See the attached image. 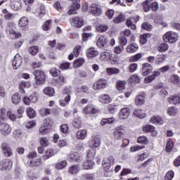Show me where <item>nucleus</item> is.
Listing matches in <instances>:
<instances>
[{"label":"nucleus","instance_id":"f257e3e1","mask_svg":"<svg viewBox=\"0 0 180 180\" xmlns=\"http://www.w3.org/2000/svg\"><path fill=\"white\" fill-rule=\"evenodd\" d=\"M163 40L170 44H174V43H176L178 41V34L172 31H169L163 35Z\"/></svg>","mask_w":180,"mask_h":180},{"label":"nucleus","instance_id":"f03ea898","mask_svg":"<svg viewBox=\"0 0 180 180\" xmlns=\"http://www.w3.org/2000/svg\"><path fill=\"white\" fill-rule=\"evenodd\" d=\"M34 75L35 77V84L37 85H43V84L46 82V75L42 70H36Z\"/></svg>","mask_w":180,"mask_h":180},{"label":"nucleus","instance_id":"7ed1b4c3","mask_svg":"<svg viewBox=\"0 0 180 180\" xmlns=\"http://www.w3.org/2000/svg\"><path fill=\"white\" fill-rule=\"evenodd\" d=\"M11 131H12V128L11 127V125L5 122H2V120H0L1 134L4 136H9Z\"/></svg>","mask_w":180,"mask_h":180},{"label":"nucleus","instance_id":"20e7f679","mask_svg":"<svg viewBox=\"0 0 180 180\" xmlns=\"http://www.w3.org/2000/svg\"><path fill=\"white\" fill-rule=\"evenodd\" d=\"M12 165H13V162L11 159H4L0 162V169L1 171H11Z\"/></svg>","mask_w":180,"mask_h":180},{"label":"nucleus","instance_id":"39448f33","mask_svg":"<svg viewBox=\"0 0 180 180\" xmlns=\"http://www.w3.org/2000/svg\"><path fill=\"white\" fill-rule=\"evenodd\" d=\"M108 86V80L106 79H100L96 82L93 85L94 91H98V89H105Z\"/></svg>","mask_w":180,"mask_h":180},{"label":"nucleus","instance_id":"423d86ee","mask_svg":"<svg viewBox=\"0 0 180 180\" xmlns=\"http://www.w3.org/2000/svg\"><path fill=\"white\" fill-rule=\"evenodd\" d=\"M139 20H140V16L129 17L127 20L126 25L128 26V27H131L132 30H136V29H137L136 23H137Z\"/></svg>","mask_w":180,"mask_h":180},{"label":"nucleus","instance_id":"0eeeda50","mask_svg":"<svg viewBox=\"0 0 180 180\" xmlns=\"http://www.w3.org/2000/svg\"><path fill=\"white\" fill-rule=\"evenodd\" d=\"M70 25L73 26V27H82L84 20L81 17H73L70 19Z\"/></svg>","mask_w":180,"mask_h":180},{"label":"nucleus","instance_id":"6e6552de","mask_svg":"<svg viewBox=\"0 0 180 180\" xmlns=\"http://www.w3.org/2000/svg\"><path fill=\"white\" fill-rule=\"evenodd\" d=\"M89 145L91 148H98V147L101 146V138L99 135L93 136L91 141L89 142Z\"/></svg>","mask_w":180,"mask_h":180},{"label":"nucleus","instance_id":"1a4fd4ad","mask_svg":"<svg viewBox=\"0 0 180 180\" xmlns=\"http://www.w3.org/2000/svg\"><path fill=\"white\" fill-rule=\"evenodd\" d=\"M1 148L5 157H11V155L13 154V151H12L11 146H9V144L7 143H3Z\"/></svg>","mask_w":180,"mask_h":180},{"label":"nucleus","instance_id":"9d476101","mask_svg":"<svg viewBox=\"0 0 180 180\" xmlns=\"http://www.w3.org/2000/svg\"><path fill=\"white\" fill-rule=\"evenodd\" d=\"M142 130L145 133H151L153 137H156V136L158 134L155 130V127L150 124H146V126H143Z\"/></svg>","mask_w":180,"mask_h":180},{"label":"nucleus","instance_id":"9b49d317","mask_svg":"<svg viewBox=\"0 0 180 180\" xmlns=\"http://www.w3.org/2000/svg\"><path fill=\"white\" fill-rule=\"evenodd\" d=\"M114 137L116 140H122L124 137V130L123 127H118L114 131Z\"/></svg>","mask_w":180,"mask_h":180},{"label":"nucleus","instance_id":"f8f14e48","mask_svg":"<svg viewBox=\"0 0 180 180\" xmlns=\"http://www.w3.org/2000/svg\"><path fill=\"white\" fill-rule=\"evenodd\" d=\"M151 72H153V66L149 63H143L142 65V75L147 77Z\"/></svg>","mask_w":180,"mask_h":180},{"label":"nucleus","instance_id":"ddd939ff","mask_svg":"<svg viewBox=\"0 0 180 180\" xmlns=\"http://www.w3.org/2000/svg\"><path fill=\"white\" fill-rule=\"evenodd\" d=\"M146 102V93L141 92L135 98V103L137 106L144 105Z\"/></svg>","mask_w":180,"mask_h":180},{"label":"nucleus","instance_id":"4468645a","mask_svg":"<svg viewBox=\"0 0 180 180\" xmlns=\"http://www.w3.org/2000/svg\"><path fill=\"white\" fill-rule=\"evenodd\" d=\"M86 56L88 58H95L99 56V52L95 48L91 47L86 51Z\"/></svg>","mask_w":180,"mask_h":180},{"label":"nucleus","instance_id":"2eb2a0df","mask_svg":"<svg viewBox=\"0 0 180 180\" xmlns=\"http://www.w3.org/2000/svg\"><path fill=\"white\" fill-rule=\"evenodd\" d=\"M90 12L94 16H99L102 15V9L95 4H91L90 8Z\"/></svg>","mask_w":180,"mask_h":180},{"label":"nucleus","instance_id":"dca6fc26","mask_svg":"<svg viewBox=\"0 0 180 180\" xmlns=\"http://www.w3.org/2000/svg\"><path fill=\"white\" fill-rule=\"evenodd\" d=\"M20 65H22V57H20V54H17L15 56L13 60V68L14 70H18Z\"/></svg>","mask_w":180,"mask_h":180},{"label":"nucleus","instance_id":"f3484780","mask_svg":"<svg viewBox=\"0 0 180 180\" xmlns=\"http://www.w3.org/2000/svg\"><path fill=\"white\" fill-rule=\"evenodd\" d=\"M27 25H29V20L27 18L22 17L20 19L18 22V26L20 30H26L27 29Z\"/></svg>","mask_w":180,"mask_h":180},{"label":"nucleus","instance_id":"a211bd4d","mask_svg":"<svg viewBox=\"0 0 180 180\" xmlns=\"http://www.w3.org/2000/svg\"><path fill=\"white\" fill-rule=\"evenodd\" d=\"M130 115V108H123L121 109L120 113H119V117L120 119H127L129 116Z\"/></svg>","mask_w":180,"mask_h":180},{"label":"nucleus","instance_id":"6ab92c4d","mask_svg":"<svg viewBox=\"0 0 180 180\" xmlns=\"http://www.w3.org/2000/svg\"><path fill=\"white\" fill-rule=\"evenodd\" d=\"M81 8V5L78 3L73 4L69 6V10L68 11V15H75L77 13V11Z\"/></svg>","mask_w":180,"mask_h":180},{"label":"nucleus","instance_id":"aec40b11","mask_svg":"<svg viewBox=\"0 0 180 180\" xmlns=\"http://www.w3.org/2000/svg\"><path fill=\"white\" fill-rule=\"evenodd\" d=\"M106 43H108V36L102 35L99 37L97 40L96 44L98 47H105L106 46Z\"/></svg>","mask_w":180,"mask_h":180},{"label":"nucleus","instance_id":"412c9836","mask_svg":"<svg viewBox=\"0 0 180 180\" xmlns=\"http://www.w3.org/2000/svg\"><path fill=\"white\" fill-rule=\"evenodd\" d=\"M67 160L70 162H72V161H75L76 162H78L79 160H81V156H79V154L78 153H73L69 154L67 156Z\"/></svg>","mask_w":180,"mask_h":180},{"label":"nucleus","instance_id":"4be33fe9","mask_svg":"<svg viewBox=\"0 0 180 180\" xmlns=\"http://www.w3.org/2000/svg\"><path fill=\"white\" fill-rule=\"evenodd\" d=\"M150 123H153V124H164L162 117L158 115H154L150 117Z\"/></svg>","mask_w":180,"mask_h":180},{"label":"nucleus","instance_id":"5701e85b","mask_svg":"<svg viewBox=\"0 0 180 180\" xmlns=\"http://www.w3.org/2000/svg\"><path fill=\"white\" fill-rule=\"evenodd\" d=\"M32 85L30 84V82H26L25 81H21L19 82V89L20 94H25V88H30Z\"/></svg>","mask_w":180,"mask_h":180},{"label":"nucleus","instance_id":"b1692460","mask_svg":"<svg viewBox=\"0 0 180 180\" xmlns=\"http://www.w3.org/2000/svg\"><path fill=\"white\" fill-rule=\"evenodd\" d=\"M168 102L172 103V105H179L180 103V96L179 95H174L171 96L169 98H167Z\"/></svg>","mask_w":180,"mask_h":180},{"label":"nucleus","instance_id":"393cba45","mask_svg":"<svg viewBox=\"0 0 180 180\" xmlns=\"http://www.w3.org/2000/svg\"><path fill=\"white\" fill-rule=\"evenodd\" d=\"M87 131L86 129H80L77 131L76 137L78 140H84L86 139Z\"/></svg>","mask_w":180,"mask_h":180},{"label":"nucleus","instance_id":"a878e982","mask_svg":"<svg viewBox=\"0 0 180 180\" xmlns=\"http://www.w3.org/2000/svg\"><path fill=\"white\" fill-rule=\"evenodd\" d=\"M166 60H167V55L165 54L158 55L157 57L155 58V64L156 65H160V64H162L163 63H165Z\"/></svg>","mask_w":180,"mask_h":180},{"label":"nucleus","instance_id":"bb28decb","mask_svg":"<svg viewBox=\"0 0 180 180\" xmlns=\"http://www.w3.org/2000/svg\"><path fill=\"white\" fill-rule=\"evenodd\" d=\"M95 167V162L91 159H86V161L83 163L84 169H92Z\"/></svg>","mask_w":180,"mask_h":180},{"label":"nucleus","instance_id":"cd10ccee","mask_svg":"<svg viewBox=\"0 0 180 180\" xmlns=\"http://www.w3.org/2000/svg\"><path fill=\"white\" fill-rule=\"evenodd\" d=\"M112 55L110 52H102L100 55L101 61H109L112 60Z\"/></svg>","mask_w":180,"mask_h":180},{"label":"nucleus","instance_id":"c85d7f7f","mask_svg":"<svg viewBox=\"0 0 180 180\" xmlns=\"http://www.w3.org/2000/svg\"><path fill=\"white\" fill-rule=\"evenodd\" d=\"M133 115L136 116V117H139V119H144V117H147V114L143 110L136 109L134 110Z\"/></svg>","mask_w":180,"mask_h":180},{"label":"nucleus","instance_id":"c756f323","mask_svg":"<svg viewBox=\"0 0 180 180\" xmlns=\"http://www.w3.org/2000/svg\"><path fill=\"white\" fill-rule=\"evenodd\" d=\"M139 50V45L136 44H131L127 45L126 51L127 53H136Z\"/></svg>","mask_w":180,"mask_h":180},{"label":"nucleus","instance_id":"7c9ffc66","mask_svg":"<svg viewBox=\"0 0 180 180\" xmlns=\"http://www.w3.org/2000/svg\"><path fill=\"white\" fill-rule=\"evenodd\" d=\"M20 95L18 93H15L11 96V102L13 105H19L20 103Z\"/></svg>","mask_w":180,"mask_h":180},{"label":"nucleus","instance_id":"2f4dec72","mask_svg":"<svg viewBox=\"0 0 180 180\" xmlns=\"http://www.w3.org/2000/svg\"><path fill=\"white\" fill-rule=\"evenodd\" d=\"M99 101L102 103H110L112 102V98L108 94H102L99 96Z\"/></svg>","mask_w":180,"mask_h":180},{"label":"nucleus","instance_id":"473e14b6","mask_svg":"<svg viewBox=\"0 0 180 180\" xmlns=\"http://www.w3.org/2000/svg\"><path fill=\"white\" fill-rule=\"evenodd\" d=\"M41 164V159H36L28 162V165L31 167V168H37V167H40Z\"/></svg>","mask_w":180,"mask_h":180},{"label":"nucleus","instance_id":"72a5a7b5","mask_svg":"<svg viewBox=\"0 0 180 180\" xmlns=\"http://www.w3.org/2000/svg\"><path fill=\"white\" fill-rule=\"evenodd\" d=\"M126 84L127 82L126 80H119L116 83V88L118 91H123L126 89Z\"/></svg>","mask_w":180,"mask_h":180},{"label":"nucleus","instance_id":"f704fd0d","mask_svg":"<svg viewBox=\"0 0 180 180\" xmlns=\"http://www.w3.org/2000/svg\"><path fill=\"white\" fill-rule=\"evenodd\" d=\"M168 49H169V46L167 43H162L157 47V50L159 53H165Z\"/></svg>","mask_w":180,"mask_h":180},{"label":"nucleus","instance_id":"c9c22d12","mask_svg":"<svg viewBox=\"0 0 180 180\" xmlns=\"http://www.w3.org/2000/svg\"><path fill=\"white\" fill-rule=\"evenodd\" d=\"M140 77L137 75H133L128 79L129 84H140Z\"/></svg>","mask_w":180,"mask_h":180},{"label":"nucleus","instance_id":"e433bc0d","mask_svg":"<svg viewBox=\"0 0 180 180\" xmlns=\"http://www.w3.org/2000/svg\"><path fill=\"white\" fill-rule=\"evenodd\" d=\"M95 155H96V149L91 148L87 151L86 159L93 160L95 158Z\"/></svg>","mask_w":180,"mask_h":180},{"label":"nucleus","instance_id":"4c0bfd02","mask_svg":"<svg viewBox=\"0 0 180 180\" xmlns=\"http://www.w3.org/2000/svg\"><path fill=\"white\" fill-rule=\"evenodd\" d=\"M84 63H85V59L80 58L74 61L73 65L75 68H79V67H82Z\"/></svg>","mask_w":180,"mask_h":180},{"label":"nucleus","instance_id":"58836bf2","mask_svg":"<svg viewBox=\"0 0 180 180\" xmlns=\"http://www.w3.org/2000/svg\"><path fill=\"white\" fill-rule=\"evenodd\" d=\"M53 155H54V150H53L52 149H48L45 152L44 155L42 156V158L44 160H49V158H51Z\"/></svg>","mask_w":180,"mask_h":180},{"label":"nucleus","instance_id":"ea45409f","mask_svg":"<svg viewBox=\"0 0 180 180\" xmlns=\"http://www.w3.org/2000/svg\"><path fill=\"white\" fill-rule=\"evenodd\" d=\"M44 93L45 95H48V96H54V94H56V91L52 87L48 86L44 89Z\"/></svg>","mask_w":180,"mask_h":180},{"label":"nucleus","instance_id":"a19ab883","mask_svg":"<svg viewBox=\"0 0 180 180\" xmlns=\"http://www.w3.org/2000/svg\"><path fill=\"white\" fill-rule=\"evenodd\" d=\"M105 71L108 75H113V74H119L120 72V70L116 68H108L105 69Z\"/></svg>","mask_w":180,"mask_h":180},{"label":"nucleus","instance_id":"79ce46f5","mask_svg":"<svg viewBox=\"0 0 180 180\" xmlns=\"http://www.w3.org/2000/svg\"><path fill=\"white\" fill-rule=\"evenodd\" d=\"M11 8L13 11H19L22 8V1H16L11 4Z\"/></svg>","mask_w":180,"mask_h":180},{"label":"nucleus","instance_id":"37998d69","mask_svg":"<svg viewBox=\"0 0 180 180\" xmlns=\"http://www.w3.org/2000/svg\"><path fill=\"white\" fill-rule=\"evenodd\" d=\"M72 126L75 129H80L81 128V117H77L74 119L72 122Z\"/></svg>","mask_w":180,"mask_h":180},{"label":"nucleus","instance_id":"c03bdc74","mask_svg":"<svg viewBox=\"0 0 180 180\" xmlns=\"http://www.w3.org/2000/svg\"><path fill=\"white\" fill-rule=\"evenodd\" d=\"M174 148V141L172 139H169L166 145V151L167 153H171Z\"/></svg>","mask_w":180,"mask_h":180},{"label":"nucleus","instance_id":"a18cd8bd","mask_svg":"<svg viewBox=\"0 0 180 180\" xmlns=\"http://www.w3.org/2000/svg\"><path fill=\"white\" fill-rule=\"evenodd\" d=\"M26 112H27V115L28 117H30V119H33V118L36 117V111H34V110H33V108H27Z\"/></svg>","mask_w":180,"mask_h":180},{"label":"nucleus","instance_id":"49530a36","mask_svg":"<svg viewBox=\"0 0 180 180\" xmlns=\"http://www.w3.org/2000/svg\"><path fill=\"white\" fill-rule=\"evenodd\" d=\"M102 163L113 165V164H115V158H113L112 156H109L108 158H105L103 160Z\"/></svg>","mask_w":180,"mask_h":180},{"label":"nucleus","instance_id":"de8ad7c7","mask_svg":"<svg viewBox=\"0 0 180 180\" xmlns=\"http://www.w3.org/2000/svg\"><path fill=\"white\" fill-rule=\"evenodd\" d=\"M67 167V161L62 160L56 164V169H64L65 167Z\"/></svg>","mask_w":180,"mask_h":180},{"label":"nucleus","instance_id":"09e8293b","mask_svg":"<svg viewBox=\"0 0 180 180\" xmlns=\"http://www.w3.org/2000/svg\"><path fill=\"white\" fill-rule=\"evenodd\" d=\"M97 32H99V33H103L105 32H107L108 29H109V27L107 25H101L96 27Z\"/></svg>","mask_w":180,"mask_h":180},{"label":"nucleus","instance_id":"8fccbe9b","mask_svg":"<svg viewBox=\"0 0 180 180\" xmlns=\"http://www.w3.org/2000/svg\"><path fill=\"white\" fill-rule=\"evenodd\" d=\"M178 113V109L175 107H169L167 110V114L169 116H175Z\"/></svg>","mask_w":180,"mask_h":180},{"label":"nucleus","instance_id":"3c124183","mask_svg":"<svg viewBox=\"0 0 180 180\" xmlns=\"http://www.w3.org/2000/svg\"><path fill=\"white\" fill-rule=\"evenodd\" d=\"M79 172V169L78 167V165H73L69 168V172L72 175H75V174H78Z\"/></svg>","mask_w":180,"mask_h":180},{"label":"nucleus","instance_id":"603ef678","mask_svg":"<svg viewBox=\"0 0 180 180\" xmlns=\"http://www.w3.org/2000/svg\"><path fill=\"white\" fill-rule=\"evenodd\" d=\"M6 31L8 32L10 34H13V36H14L15 39H18V37H20V36H22V34L20 32L17 33L11 27L7 28Z\"/></svg>","mask_w":180,"mask_h":180},{"label":"nucleus","instance_id":"864d4df0","mask_svg":"<svg viewBox=\"0 0 180 180\" xmlns=\"http://www.w3.org/2000/svg\"><path fill=\"white\" fill-rule=\"evenodd\" d=\"M137 141L139 144H148V139L146 136H139Z\"/></svg>","mask_w":180,"mask_h":180},{"label":"nucleus","instance_id":"5fc2aeb1","mask_svg":"<svg viewBox=\"0 0 180 180\" xmlns=\"http://www.w3.org/2000/svg\"><path fill=\"white\" fill-rule=\"evenodd\" d=\"M115 122V120L113 118H105L103 119L101 122V126H105V124H112Z\"/></svg>","mask_w":180,"mask_h":180},{"label":"nucleus","instance_id":"6e6d98bb","mask_svg":"<svg viewBox=\"0 0 180 180\" xmlns=\"http://www.w3.org/2000/svg\"><path fill=\"white\" fill-rule=\"evenodd\" d=\"M51 126H53V120L50 118H46L44 121V127L48 129H51Z\"/></svg>","mask_w":180,"mask_h":180},{"label":"nucleus","instance_id":"4d7b16f0","mask_svg":"<svg viewBox=\"0 0 180 180\" xmlns=\"http://www.w3.org/2000/svg\"><path fill=\"white\" fill-rule=\"evenodd\" d=\"M51 23H53V20H51L46 21L42 25L43 30H45V32L50 30V25H51Z\"/></svg>","mask_w":180,"mask_h":180},{"label":"nucleus","instance_id":"13d9d810","mask_svg":"<svg viewBox=\"0 0 180 180\" xmlns=\"http://www.w3.org/2000/svg\"><path fill=\"white\" fill-rule=\"evenodd\" d=\"M28 51L30 54H31V56H36V54L39 53V47L31 46L30 48H29Z\"/></svg>","mask_w":180,"mask_h":180},{"label":"nucleus","instance_id":"bf43d9fd","mask_svg":"<svg viewBox=\"0 0 180 180\" xmlns=\"http://www.w3.org/2000/svg\"><path fill=\"white\" fill-rule=\"evenodd\" d=\"M124 20V15H119L117 17L113 18L114 23H122Z\"/></svg>","mask_w":180,"mask_h":180},{"label":"nucleus","instance_id":"052dcab7","mask_svg":"<svg viewBox=\"0 0 180 180\" xmlns=\"http://www.w3.org/2000/svg\"><path fill=\"white\" fill-rule=\"evenodd\" d=\"M143 8L145 12H150V1L146 0V1H144L143 4Z\"/></svg>","mask_w":180,"mask_h":180},{"label":"nucleus","instance_id":"680f3d73","mask_svg":"<svg viewBox=\"0 0 180 180\" xmlns=\"http://www.w3.org/2000/svg\"><path fill=\"white\" fill-rule=\"evenodd\" d=\"M39 134H41L42 136H44V134H47L50 131V129L47 128L46 127H41L39 128Z\"/></svg>","mask_w":180,"mask_h":180},{"label":"nucleus","instance_id":"e2e57ef3","mask_svg":"<svg viewBox=\"0 0 180 180\" xmlns=\"http://www.w3.org/2000/svg\"><path fill=\"white\" fill-rule=\"evenodd\" d=\"M40 143L42 147H47L50 144V142H49V139L46 137H42L40 139Z\"/></svg>","mask_w":180,"mask_h":180},{"label":"nucleus","instance_id":"0e129e2a","mask_svg":"<svg viewBox=\"0 0 180 180\" xmlns=\"http://www.w3.org/2000/svg\"><path fill=\"white\" fill-rule=\"evenodd\" d=\"M7 116L8 119H10V120H11L12 122H15V120H16L17 119L16 115L11 110H8L7 112Z\"/></svg>","mask_w":180,"mask_h":180},{"label":"nucleus","instance_id":"69168bd1","mask_svg":"<svg viewBox=\"0 0 180 180\" xmlns=\"http://www.w3.org/2000/svg\"><path fill=\"white\" fill-rule=\"evenodd\" d=\"M120 46L124 47L127 44V38L126 37H121L119 39Z\"/></svg>","mask_w":180,"mask_h":180},{"label":"nucleus","instance_id":"338daca9","mask_svg":"<svg viewBox=\"0 0 180 180\" xmlns=\"http://www.w3.org/2000/svg\"><path fill=\"white\" fill-rule=\"evenodd\" d=\"M174 176V173L172 171H169L165 176V180H172Z\"/></svg>","mask_w":180,"mask_h":180},{"label":"nucleus","instance_id":"774afa93","mask_svg":"<svg viewBox=\"0 0 180 180\" xmlns=\"http://www.w3.org/2000/svg\"><path fill=\"white\" fill-rule=\"evenodd\" d=\"M171 81L172 84H174L175 85H179V77L178 75H173L171 78Z\"/></svg>","mask_w":180,"mask_h":180}]
</instances>
